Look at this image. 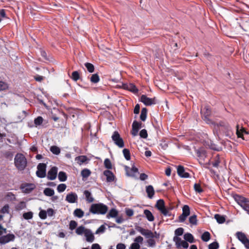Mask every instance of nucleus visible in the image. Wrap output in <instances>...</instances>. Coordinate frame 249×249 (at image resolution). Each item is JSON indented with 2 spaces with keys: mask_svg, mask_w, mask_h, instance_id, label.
I'll list each match as a JSON object with an SVG mask.
<instances>
[{
  "mask_svg": "<svg viewBox=\"0 0 249 249\" xmlns=\"http://www.w3.org/2000/svg\"><path fill=\"white\" fill-rule=\"evenodd\" d=\"M108 210L107 205L103 203L92 204L89 210L90 213L93 214H105Z\"/></svg>",
  "mask_w": 249,
  "mask_h": 249,
  "instance_id": "nucleus-1",
  "label": "nucleus"
},
{
  "mask_svg": "<svg viewBox=\"0 0 249 249\" xmlns=\"http://www.w3.org/2000/svg\"><path fill=\"white\" fill-rule=\"evenodd\" d=\"M233 197L238 204L249 215V199L237 194L233 195Z\"/></svg>",
  "mask_w": 249,
  "mask_h": 249,
  "instance_id": "nucleus-2",
  "label": "nucleus"
},
{
  "mask_svg": "<svg viewBox=\"0 0 249 249\" xmlns=\"http://www.w3.org/2000/svg\"><path fill=\"white\" fill-rule=\"evenodd\" d=\"M15 164L20 170H23L26 166L27 160L25 156L22 154H17L15 157Z\"/></svg>",
  "mask_w": 249,
  "mask_h": 249,
  "instance_id": "nucleus-3",
  "label": "nucleus"
},
{
  "mask_svg": "<svg viewBox=\"0 0 249 249\" xmlns=\"http://www.w3.org/2000/svg\"><path fill=\"white\" fill-rule=\"evenodd\" d=\"M111 138L114 143L119 148H123L124 146L123 139L118 131H114L111 136Z\"/></svg>",
  "mask_w": 249,
  "mask_h": 249,
  "instance_id": "nucleus-4",
  "label": "nucleus"
},
{
  "mask_svg": "<svg viewBox=\"0 0 249 249\" xmlns=\"http://www.w3.org/2000/svg\"><path fill=\"white\" fill-rule=\"evenodd\" d=\"M47 165L45 163H40L37 166L36 172V176L40 178H43L46 176V169Z\"/></svg>",
  "mask_w": 249,
  "mask_h": 249,
  "instance_id": "nucleus-5",
  "label": "nucleus"
},
{
  "mask_svg": "<svg viewBox=\"0 0 249 249\" xmlns=\"http://www.w3.org/2000/svg\"><path fill=\"white\" fill-rule=\"evenodd\" d=\"M236 235L238 240L244 244L247 249H249V240L247 238L245 234L242 232L238 231Z\"/></svg>",
  "mask_w": 249,
  "mask_h": 249,
  "instance_id": "nucleus-6",
  "label": "nucleus"
},
{
  "mask_svg": "<svg viewBox=\"0 0 249 249\" xmlns=\"http://www.w3.org/2000/svg\"><path fill=\"white\" fill-rule=\"evenodd\" d=\"M173 240L178 249H180L181 248L187 249L189 247V244L186 241L182 240L179 237L175 236L173 238Z\"/></svg>",
  "mask_w": 249,
  "mask_h": 249,
  "instance_id": "nucleus-7",
  "label": "nucleus"
},
{
  "mask_svg": "<svg viewBox=\"0 0 249 249\" xmlns=\"http://www.w3.org/2000/svg\"><path fill=\"white\" fill-rule=\"evenodd\" d=\"M190 210L189 206L185 205L182 208V213L178 217L180 222H183L190 215Z\"/></svg>",
  "mask_w": 249,
  "mask_h": 249,
  "instance_id": "nucleus-8",
  "label": "nucleus"
},
{
  "mask_svg": "<svg viewBox=\"0 0 249 249\" xmlns=\"http://www.w3.org/2000/svg\"><path fill=\"white\" fill-rule=\"evenodd\" d=\"M36 188L34 183H24L21 185L20 188L22 192L26 194L30 193Z\"/></svg>",
  "mask_w": 249,
  "mask_h": 249,
  "instance_id": "nucleus-9",
  "label": "nucleus"
},
{
  "mask_svg": "<svg viewBox=\"0 0 249 249\" xmlns=\"http://www.w3.org/2000/svg\"><path fill=\"white\" fill-rule=\"evenodd\" d=\"M15 239V236L14 234H8L0 237V243L1 244H5L10 241H14Z\"/></svg>",
  "mask_w": 249,
  "mask_h": 249,
  "instance_id": "nucleus-10",
  "label": "nucleus"
},
{
  "mask_svg": "<svg viewBox=\"0 0 249 249\" xmlns=\"http://www.w3.org/2000/svg\"><path fill=\"white\" fill-rule=\"evenodd\" d=\"M78 196L76 193L71 192L68 194L66 197V200L70 203H74L77 202Z\"/></svg>",
  "mask_w": 249,
  "mask_h": 249,
  "instance_id": "nucleus-11",
  "label": "nucleus"
},
{
  "mask_svg": "<svg viewBox=\"0 0 249 249\" xmlns=\"http://www.w3.org/2000/svg\"><path fill=\"white\" fill-rule=\"evenodd\" d=\"M57 174V168L56 167H53L48 171L47 174V178L50 180H53L56 178Z\"/></svg>",
  "mask_w": 249,
  "mask_h": 249,
  "instance_id": "nucleus-12",
  "label": "nucleus"
},
{
  "mask_svg": "<svg viewBox=\"0 0 249 249\" xmlns=\"http://www.w3.org/2000/svg\"><path fill=\"white\" fill-rule=\"evenodd\" d=\"M197 156L199 158V162L202 163L206 157V151L203 148H199L196 151Z\"/></svg>",
  "mask_w": 249,
  "mask_h": 249,
  "instance_id": "nucleus-13",
  "label": "nucleus"
},
{
  "mask_svg": "<svg viewBox=\"0 0 249 249\" xmlns=\"http://www.w3.org/2000/svg\"><path fill=\"white\" fill-rule=\"evenodd\" d=\"M141 101L146 106H151L155 104L154 99L148 98L145 95L141 96Z\"/></svg>",
  "mask_w": 249,
  "mask_h": 249,
  "instance_id": "nucleus-14",
  "label": "nucleus"
},
{
  "mask_svg": "<svg viewBox=\"0 0 249 249\" xmlns=\"http://www.w3.org/2000/svg\"><path fill=\"white\" fill-rule=\"evenodd\" d=\"M211 113V111L208 106H205L201 109V114L206 121L209 120L208 117L210 116Z\"/></svg>",
  "mask_w": 249,
  "mask_h": 249,
  "instance_id": "nucleus-15",
  "label": "nucleus"
},
{
  "mask_svg": "<svg viewBox=\"0 0 249 249\" xmlns=\"http://www.w3.org/2000/svg\"><path fill=\"white\" fill-rule=\"evenodd\" d=\"M86 241L89 242H92L95 239L94 236L91 231L89 229H87L84 233Z\"/></svg>",
  "mask_w": 249,
  "mask_h": 249,
  "instance_id": "nucleus-16",
  "label": "nucleus"
},
{
  "mask_svg": "<svg viewBox=\"0 0 249 249\" xmlns=\"http://www.w3.org/2000/svg\"><path fill=\"white\" fill-rule=\"evenodd\" d=\"M123 88L125 89H127L134 93H136L138 92V89L133 84L130 83L129 84H123Z\"/></svg>",
  "mask_w": 249,
  "mask_h": 249,
  "instance_id": "nucleus-17",
  "label": "nucleus"
},
{
  "mask_svg": "<svg viewBox=\"0 0 249 249\" xmlns=\"http://www.w3.org/2000/svg\"><path fill=\"white\" fill-rule=\"evenodd\" d=\"M104 175L106 177L107 182H110L114 181L115 176L111 171L109 170H105L104 171Z\"/></svg>",
  "mask_w": 249,
  "mask_h": 249,
  "instance_id": "nucleus-18",
  "label": "nucleus"
},
{
  "mask_svg": "<svg viewBox=\"0 0 249 249\" xmlns=\"http://www.w3.org/2000/svg\"><path fill=\"white\" fill-rule=\"evenodd\" d=\"M177 172L178 175L181 178H187L189 177V174L185 172L184 167L181 165L178 166Z\"/></svg>",
  "mask_w": 249,
  "mask_h": 249,
  "instance_id": "nucleus-19",
  "label": "nucleus"
},
{
  "mask_svg": "<svg viewBox=\"0 0 249 249\" xmlns=\"http://www.w3.org/2000/svg\"><path fill=\"white\" fill-rule=\"evenodd\" d=\"M88 160V158L86 156H79L75 158V160L80 165L86 162Z\"/></svg>",
  "mask_w": 249,
  "mask_h": 249,
  "instance_id": "nucleus-20",
  "label": "nucleus"
},
{
  "mask_svg": "<svg viewBox=\"0 0 249 249\" xmlns=\"http://www.w3.org/2000/svg\"><path fill=\"white\" fill-rule=\"evenodd\" d=\"M146 192L149 198H152L155 194L154 188L152 185H148L146 187Z\"/></svg>",
  "mask_w": 249,
  "mask_h": 249,
  "instance_id": "nucleus-21",
  "label": "nucleus"
},
{
  "mask_svg": "<svg viewBox=\"0 0 249 249\" xmlns=\"http://www.w3.org/2000/svg\"><path fill=\"white\" fill-rule=\"evenodd\" d=\"M118 214V212L115 209H111L107 215V218L109 219L110 218H115L117 217Z\"/></svg>",
  "mask_w": 249,
  "mask_h": 249,
  "instance_id": "nucleus-22",
  "label": "nucleus"
},
{
  "mask_svg": "<svg viewBox=\"0 0 249 249\" xmlns=\"http://www.w3.org/2000/svg\"><path fill=\"white\" fill-rule=\"evenodd\" d=\"M145 217L149 221H153L154 220V217L152 213L148 210H144L143 212Z\"/></svg>",
  "mask_w": 249,
  "mask_h": 249,
  "instance_id": "nucleus-23",
  "label": "nucleus"
},
{
  "mask_svg": "<svg viewBox=\"0 0 249 249\" xmlns=\"http://www.w3.org/2000/svg\"><path fill=\"white\" fill-rule=\"evenodd\" d=\"M73 215L78 218H82L84 215V212L81 209H76L73 212Z\"/></svg>",
  "mask_w": 249,
  "mask_h": 249,
  "instance_id": "nucleus-24",
  "label": "nucleus"
},
{
  "mask_svg": "<svg viewBox=\"0 0 249 249\" xmlns=\"http://www.w3.org/2000/svg\"><path fill=\"white\" fill-rule=\"evenodd\" d=\"M84 194L85 196L86 200L89 202H92L93 201L94 199L92 197L90 192L88 190H85L84 192Z\"/></svg>",
  "mask_w": 249,
  "mask_h": 249,
  "instance_id": "nucleus-25",
  "label": "nucleus"
},
{
  "mask_svg": "<svg viewBox=\"0 0 249 249\" xmlns=\"http://www.w3.org/2000/svg\"><path fill=\"white\" fill-rule=\"evenodd\" d=\"M91 174L90 171L87 168H85L81 171V175L83 178H87Z\"/></svg>",
  "mask_w": 249,
  "mask_h": 249,
  "instance_id": "nucleus-26",
  "label": "nucleus"
},
{
  "mask_svg": "<svg viewBox=\"0 0 249 249\" xmlns=\"http://www.w3.org/2000/svg\"><path fill=\"white\" fill-rule=\"evenodd\" d=\"M43 193L46 196H52L54 194V191L51 188H47L44 190Z\"/></svg>",
  "mask_w": 249,
  "mask_h": 249,
  "instance_id": "nucleus-27",
  "label": "nucleus"
},
{
  "mask_svg": "<svg viewBox=\"0 0 249 249\" xmlns=\"http://www.w3.org/2000/svg\"><path fill=\"white\" fill-rule=\"evenodd\" d=\"M214 218L216 220V221L219 224H222L225 221V217L219 214H215Z\"/></svg>",
  "mask_w": 249,
  "mask_h": 249,
  "instance_id": "nucleus-28",
  "label": "nucleus"
},
{
  "mask_svg": "<svg viewBox=\"0 0 249 249\" xmlns=\"http://www.w3.org/2000/svg\"><path fill=\"white\" fill-rule=\"evenodd\" d=\"M156 207L160 211L165 207L164 202L162 199H159L157 201Z\"/></svg>",
  "mask_w": 249,
  "mask_h": 249,
  "instance_id": "nucleus-29",
  "label": "nucleus"
},
{
  "mask_svg": "<svg viewBox=\"0 0 249 249\" xmlns=\"http://www.w3.org/2000/svg\"><path fill=\"white\" fill-rule=\"evenodd\" d=\"M247 133V132L245 130L244 128H241L239 129V125H237L236 126V134L237 135L238 137L242 138L243 137V133Z\"/></svg>",
  "mask_w": 249,
  "mask_h": 249,
  "instance_id": "nucleus-30",
  "label": "nucleus"
},
{
  "mask_svg": "<svg viewBox=\"0 0 249 249\" xmlns=\"http://www.w3.org/2000/svg\"><path fill=\"white\" fill-rule=\"evenodd\" d=\"M184 239L190 243H194V237L191 233H187L184 235Z\"/></svg>",
  "mask_w": 249,
  "mask_h": 249,
  "instance_id": "nucleus-31",
  "label": "nucleus"
},
{
  "mask_svg": "<svg viewBox=\"0 0 249 249\" xmlns=\"http://www.w3.org/2000/svg\"><path fill=\"white\" fill-rule=\"evenodd\" d=\"M43 118L41 116H38L34 120L35 126L38 127L43 122Z\"/></svg>",
  "mask_w": 249,
  "mask_h": 249,
  "instance_id": "nucleus-32",
  "label": "nucleus"
},
{
  "mask_svg": "<svg viewBox=\"0 0 249 249\" xmlns=\"http://www.w3.org/2000/svg\"><path fill=\"white\" fill-rule=\"evenodd\" d=\"M87 229H85V227L83 226H81L76 228L75 230V232L78 235H82V234H84L86 232V230Z\"/></svg>",
  "mask_w": 249,
  "mask_h": 249,
  "instance_id": "nucleus-33",
  "label": "nucleus"
},
{
  "mask_svg": "<svg viewBox=\"0 0 249 249\" xmlns=\"http://www.w3.org/2000/svg\"><path fill=\"white\" fill-rule=\"evenodd\" d=\"M147 117V109L146 108H142L141 110L140 119L142 121H145Z\"/></svg>",
  "mask_w": 249,
  "mask_h": 249,
  "instance_id": "nucleus-34",
  "label": "nucleus"
},
{
  "mask_svg": "<svg viewBox=\"0 0 249 249\" xmlns=\"http://www.w3.org/2000/svg\"><path fill=\"white\" fill-rule=\"evenodd\" d=\"M211 235L208 231H205L201 235V239L204 242H207L210 239Z\"/></svg>",
  "mask_w": 249,
  "mask_h": 249,
  "instance_id": "nucleus-35",
  "label": "nucleus"
},
{
  "mask_svg": "<svg viewBox=\"0 0 249 249\" xmlns=\"http://www.w3.org/2000/svg\"><path fill=\"white\" fill-rule=\"evenodd\" d=\"M142 235L145 236L146 238H153L154 237L153 232L147 229H144V231L142 233Z\"/></svg>",
  "mask_w": 249,
  "mask_h": 249,
  "instance_id": "nucleus-36",
  "label": "nucleus"
},
{
  "mask_svg": "<svg viewBox=\"0 0 249 249\" xmlns=\"http://www.w3.org/2000/svg\"><path fill=\"white\" fill-rule=\"evenodd\" d=\"M58 179L60 181H65L67 180V177L66 174L62 171H61L58 174Z\"/></svg>",
  "mask_w": 249,
  "mask_h": 249,
  "instance_id": "nucleus-37",
  "label": "nucleus"
},
{
  "mask_svg": "<svg viewBox=\"0 0 249 249\" xmlns=\"http://www.w3.org/2000/svg\"><path fill=\"white\" fill-rule=\"evenodd\" d=\"M123 155L124 157L127 160H129L130 159V153L129 149L125 148L123 150Z\"/></svg>",
  "mask_w": 249,
  "mask_h": 249,
  "instance_id": "nucleus-38",
  "label": "nucleus"
},
{
  "mask_svg": "<svg viewBox=\"0 0 249 249\" xmlns=\"http://www.w3.org/2000/svg\"><path fill=\"white\" fill-rule=\"evenodd\" d=\"M99 76L97 74H93L91 75L90 80L93 83H97L99 81Z\"/></svg>",
  "mask_w": 249,
  "mask_h": 249,
  "instance_id": "nucleus-39",
  "label": "nucleus"
},
{
  "mask_svg": "<svg viewBox=\"0 0 249 249\" xmlns=\"http://www.w3.org/2000/svg\"><path fill=\"white\" fill-rule=\"evenodd\" d=\"M50 151L55 155H58L60 153V148L56 146H52L50 148Z\"/></svg>",
  "mask_w": 249,
  "mask_h": 249,
  "instance_id": "nucleus-40",
  "label": "nucleus"
},
{
  "mask_svg": "<svg viewBox=\"0 0 249 249\" xmlns=\"http://www.w3.org/2000/svg\"><path fill=\"white\" fill-rule=\"evenodd\" d=\"M85 66L87 69V70L90 73L93 72L94 71V66L90 63H86L85 64Z\"/></svg>",
  "mask_w": 249,
  "mask_h": 249,
  "instance_id": "nucleus-41",
  "label": "nucleus"
},
{
  "mask_svg": "<svg viewBox=\"0 0 249 249\" xmlns=\"http://www.w3.org/2000/svg\"><path fill=\"white\" fill-rule=\"evenodd\" d=\"M105 167L107 169H111L112 168V164L109 159H106L104 160Z\"/></svg>",
  "mask_w": 249,
  "mask_h": 249,
  "instance_id": "nucleus-42",
  "label": "nucleus"
},
{
  "mask_svg": "<svg viewBox=\"0 0 249 249\" xmlns=\"http://www.w3.org/2000/svg\"><path fill=\"white\" fill-rule=\"evenodd\" d=\"M23 217L25 219H31L33 217V213L32 212H28L23 214Z\"/></svg>",
  "mask_w": 249,
  "mask_h": 249,
  "instance_id": "nucleus-43",
  "label": "nucleus"
},
{
  "mask_svg": "<svg viewBox=\"0 0 249 249\" xmlns=\"http://www.w3.org/2000/svg\"><path fill=\"white\" fill-rule=\"evenodd\" d=\"M106 229V227L105 225H101L95 231L96 234H99L101 233H103Z\"/></svg>",
  "mask_w": 249,
  "mask_h": 249,
  "instance_id": "nucleus-44",
  "label": "nucleus"
},
{
  "mask_svg": "<svg viewBox=\"0 0 249 249\" xmlns=\"http://www.w3.org/2000/svg\"><path fill=\"white\" fill-rule=\"evenodd\" d=\"M67 186L65 184H60L58 185L57 190L59 193L64 192L66 189Z\"/></svg>",
  "mask_w": 249,
  "mask_h": 249,
  "instance_id": "nucleus-45",
  "label": "nucleus"
},
{
  "mask_svg": "<svg viewBox=\"0 0 249 249\" xmlns=\"http://www.w3.org/2000/svg\"><path fill=\"white\" fill-rule=\"evenodd\" d=\"M194 189L196 192H197L198 193H201L203 191L200 185L198 183H195L194 184Z\"/></svg>",
  "mask_w": 249,
  "mask_h": 249,
  "instance_id": "nucleus-46",
  "label": "nucleus"
},
{
  "mask_svg": "<svg viewBox=\"0 0 249 249\" xmlns=\"http://www.w3.org/2000/svg\"><path fill=\"white\" fill-rule=\"evenodd\" d=\"M189 222L193 225H196L197 224V219L196 216V215H193L189 217Z\"/></svg>",
  "mask_w": 249,
  "mask_h": 249,
  "instance_id": "nucleus-47",
  "label": "nucleus"
},
{
  "mask_svg": "<svg viewBox=\"0 0 249 249\" xmlns=\"http://www.w3.org/2000/svg\"><path fill=\"white\" fill-rule=\"evenodd\" d=\"M184 230L182 228H178L175 231V236H180L183 234Z\"/></svg>",
  "mask_w": 249,
  "mask_h": 249,
  "instance_id": "nucleus-48",
  "label": "nucleus"
},
{
  "mask_svg": "<svg viewBox=\"0 0 249 249\" xmlns=\"http://www.w3.org/2000/svg\"><path fill=\"white\" fill-rule=\"evenodd\" d=\"M142 123L137 121H134L132 124V128L137 129L139 130L141 127Z\"/></svg>",
  "mask_w": 249,
  "mask_h": 249,
  "instance_id": "nucleus-49",
  "label": "nucleus"
},
{
  "mask_svg": "<svg viewBox=\"0 0 249 249\" xmlns=\"http://www.w3.org/2000/svg\"><path fill=\"white\" fill-rule=\"evenodd\" d=\"M9 206L8 204L4 205L0 210V213L4 214L9 213Z\"/></svg>",
  "mask_w": 249,
  "mask_h": 249,
  "instance_id": "nucleus-50",
  "label": "nucleus"
},
{
  "mask_svg": "<svg viewBox=\"0 0 249 249\" xmlns=\"http://www.w3.org/2000/svg\"><path fill=\"white\" fill-rule=\"evenodd\" d=\"M39 216L41 219H45L47 217L46 211L41 210L39 213Z\"/></svg>",
  "mask_w": 249,
  "mask_h": 249,
  "instance_id": "nucleus-51",
  "label": "nucleus"
},
{
  "mask_svg": "<svg viewBox=\"0 0 249 249\" xmlns=\"http://www.w3.org/2000/svg\"><path fill=\"white\" fill-rule=\"evenodd\" d=\"M77 226V223L74 220H71L70 222L69 228L71 230H73Z\"/></svg>",
  "mask_w": 249,
  "mask_h": 249,
  "instance_id": "nucleus-52",
  "label": "nucleus"
},
{
  "mask_svg": "<svg viewBox=\"0 0 249 249\" xmlns=\"http://www.w3.org/2000/svg\"><path fill=\"white\" fill-rule=\"evenodd\" d=\"M219 244L217 242H214L209 245V249H218Z\"/></svg>",
  "mask_w": 249,
  "mask_h": 249,
  "instance_id": "nucleus-53",
  "label": "nucleus"
},
{
  "mask_svg": "<svg viewBox=\"0 0 249 249\" xmlns=\"http://www.w3.org/2000/svg\"><path fill=\"white\" fill-rule=\"evenodd\" d=\"M138 172V169L135 166H132L131 169V173H127L128 176H134L135 174Z\"/></svg>",
  "mask_w": 249,
  "mask_h": 249,
  "instance_id": "nucleus-54",
  "label": "nucleus"
},
{
  "mask_svg": "<svg viewBox=\"0 0 249 249\" xmlns=\"http://www.w3.org/2000/svg\"><path fill=\"white\" fill-rule=\"evenodd\" d=\"M71 78L75 81H77L79 78V74L78 71H74L72 72L71 75Z\"/></svg>",
  "mask_w": 249,
  "mask_h": 249,
  "instance_id": "nucleus-55",
  "label": "nucleus"
},
{
  "mask_svg": "<svg viewBox=\"0 0 249 249\" xmlns=\"http://www.w3.org/2000/svg\"><path fill=\"white\" fill-rule=\"evenodd\" d=\"M7 88V84L3 81H0V91L4 90Z\"/></svg>",
  "mask_w": 249,
  "mask_h": 249,
  "instance_id": "nucleus-56",
  "label": "nucleus"
},
{
  "mask_svg": "<svg viewBox=\"0 0 249 249\" xmlns=\"http://www.w3.org/2000/svg\"><path fill=\"white\" fill-rule=\"evenodd\" d=\"M160 212L165 216H170L171 215L170 212L165 207L160 210Z\"/></svg>",
  "mask_w": 249,
  "mask_h": 249,
  "instance_id": "nucleus-57",
  "label": "nucleus"
},
{
  "mask_svg": "<svg viewBox=\"0 0 249 249\" xmlns=\"http://www.w3.org/2000/svg\"><path fill=\"white\" fill-rule=\"evenodd\" d=\"M220 163L219 157L218 155H217L214 159V161L213 163V167H217Z\"/></svg>",
  "mask_w": 249,
  "mask_h": 249,
  "instance_id": "nucleus-58",
  "label": "nucleus"
},
{
  "mask_svg": "<svg viewBox=\"0 0 249 249\" xmlns=\"http://www.w3.org/2000/svg\"><path fill=\"white\" fill-rule=\"evenodd\" d=\"M140 136L141 138H146L148 136L147 131L144 129H142L140 132Z\"/></svg>",
  "mask_w": 249,
  "mask_h": 249,
  "instance_id": "nucleus-59",
  "label": "nucleus"
},
{
  "mask_svg": "<svg viewBox=\"0 0 249 249\" xmlns=\"http://www.w3.org/2000/svg\"><path fill=\"white\" fill-rule=\"evenodd\" d=\"M46 212L47 213V215H48L50 217L53 216L55 213L54 210L52 208L48 209Z\"/></svg>",
  "mask_w": 249,
  "mask_h": 249,
  "instance_id": "nucleus-60",
  "label": "nucleus"
},
{
  "mask_svg": "<svg viewBox=\"0 0 249 249\" xmlns=\"http://www.w3.org/2000/svg\"><path fill=\"white\" fill-rule=\"evenodd\" d=\"M140 246L139 244H138L137 243H132L129 249H140Z\"/></svg>",
  "mask_w": 249,
  "mask_h": 249,
  "instance_id": "nucleus-61",
  "label": "nucleus"
},
{
  "mask_svg": "<svg viewBox=\"0 0 249 249\" xmlns=\"http://www.w3.org/2000/svg\"><path fill=\"white\" fill-rule=\"evenodd\" d=\"M126 214L128 216H131L134 214V211L131 209H126L125 210Z\"/></svg>",
  "mask_w": 249,
  "mask_h": 249,
  "instance_id": "nucleus-62",
  "label": "nucleus"
},
{
  "mask_svg": "<svg viewBox=\"0 0 249 249\" xmlns=\"http://www.w3.org/2000/svg\"><path fill=\"white\" fill-rule=\"evenodd\" d=\"M143 240V238L142 236H139L135 238L134 239V242L135 243H137L138 244L142 243Z\"/></svg>",
  "mask_w": 249,
  "mask_h": 249,
  "instance_id": "nucleus-63",
  "label": "nucleus"
},
{
  "mask_svg": "<svg viewBox=\"0 0 249 249\" xmlns=\"http://www.w3.org/2000/svg\"><path fill=\"white\" fill-rule=\"evenodd\" d=\"M125 246L124 244L119 243L116 246V249H125Z\"/></svg>",
  "mask_w": 249,
  "mask_h": 249,
  "instance_id": "nucleus-64",
  "label": "nucleus"
}]
</instances>
